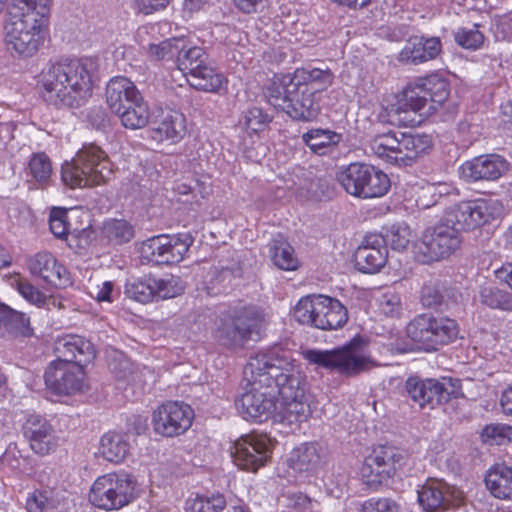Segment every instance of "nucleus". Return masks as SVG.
Instances as JSON below:
<instances>
[{"mask_svg": "<svg viewBox=\"0 0 512 512\" xmlns=\"http://www.w3.org/2000/svg\"><path fill=\"white\" fill-rule=\"evenodd\" d=\"M278 366L267 361L256 362L251 370L258 373L261 383L275 382L281 396V417L288 423L301 422L310 415V405L306 394V378L291 352L282 349L280 358H274Z\"/></svg>", "mask_w": 512, "mask_h": 512, "instance_id": "obj_1", "label": "nucleus"}, {"mask_svg": "<svg viewBox=\"0 0 512 512\" xmlns=\"http://www.w3.org/2000/svg\"><path fill=\"white\" fill-rule=\"evenodd\" d=\"M93 68L94 62L89 58L64 59L50 64L42 74L45 101L58 108L83 106L91 96Z\"/></svg>", "mask_w": 512, "mask_h": 512, "instance_id": "obj_2", "label": "nucleus"}, {"mask_svg": "<svg viewBox=\"0 0 512 512\" xmlns=\"http://www.w3.org/2000/svg\"><path fill=\"white\" fill-rule=\"evenodd\" d=\"M281 354L282 348L274 347L250 357L243 371L250 388L235 400L236 408L243 419L261 423L268 420L275 411L277 392L275 382H258V373L256 374L254 370L252 373L251 368L254 363L264 361H267L269 365L278 366L279 364L274 361V358H280Z\"/></svg>", "mask_w": 512, "mask_h": 512, "instance_id": "obj_3", "label": "nucleus"}, {"mask_svg": "<svg viewBox=\"0 0 512 512\" xmlns=\"http://www.w3.org/2000/svg\"><path fill=\"white\" fill-rule=\"evenodd\" d=\"M214 338L227 349L243 348L260 338L265 326L263 310L254 305L235 306L221 311L215 319Z\"/></svg>", "mask_w": 512, "mask_h": 512, "instance_id": "obj_4", "label": "nucleus"}, {"mask_svg": "<svg viewBox=\"0 0 512 512\" xmlns=\"http://www.w3.org/2000/svg\"><path fill=\"white\" fill-rule=\"evenodd\" d=\"M112 175L107 154L97 145H84L72 159L62 165L61 179L70 188L93 187L105 183Z\"/></svg>", "mask_w": 512, "mask_h": 512, "instance_id": "obj_5", "label": "nucleus"}, {"mask_svg": "<svg viewBox=\"0 0 512 512\" xmlns=\"http://www.w3.org/2000/svg\"><path fill=\"white\" fill-rule=\"evenodd\" d=\"M370 150L390 164L410 166L432 147L431 137L389 131L375 135L369 143Z\"/></svg>", "mask_w": 512, "mask_h": 512, "instance_id": "obj_6", "label": "nucleus"}, {"mask_svg": "<svg viewBox=\"0 0 512 512\" xmlns=\"http://www.w3.org/2000/svg\"><path fill=\"white\" fill-rule=\"evenodd\" d=\"M294 319L320 330H337L348 321V310L338 300L325 295L302 297L294 307Z\"/></svg>", "mask_w": 512, "mask_h": 512, "instance_id": "obj_7", "label": "nucleus"}, {"mask_svg": "<svg viewBox=\"0 0 512 512\" xmlns=\"http://www.w3.org/2000/svg\"><path fill=\"white\" fill-rule=\"evenodd\" d=\"M336 180L348 194L361 199L380 198L391 187L387 174L373 165L361 162L340 167L336 172Z\"/></svg>", "mask_w": 512, "mask_h": 512, "instance_id": "obj_8", "label": "nucleus"}, {"mask_svg": "<svg viewBox=\"0 0 512 512\" xmlns=\"http://www.w3.org/2000/svg\"><path fill=\"white\" fill-rule=\"evenodd\" d=\"M305 358L310 363L345 376H356L366 371L371 363L365 354V342L359 337L334 350H308Z\"/></svg>", "mask_w": 512, "mask_h": 512, "instance_id": "obj_9", "label": "nucleus"}, {"mask_svg": "<svg viewBox=\"0 0 512 512\" xmlns=\"http://www.w3.org/2000/svg\"><path fill=\"white\" fill-rule=\"evenodd\" d=\"M176 63L178 69L187 77L189 85L197 90L215 93L226 83L224 75L212 66L202 47L180 46Z\"/></svg>", "mask_w": 512, "mask_h": 512, "instance_id": "obj_10", "label": "nucleus"}, {"mask_svg": "<svg viewBox=\"0 0 512 512\" xmlns=\"http://www.w3.org/2000/svg\"><path fill=\"white\" fill-rule=\"evenodd\" d=\"M457 322L446 316L423 313L414 317L407 325V335L424 351H436L457 339Z\"/></svg>", "mask_w": 512, "mask_h": 512, "instance_id": "obj_11", "label": "nucleus"}, {"mask_svg": "<svg viewBox=\"0 0 512 512\" xmlns=\"http://www.w3.org/2000/svg\"><path fill=\"white\" fill-rule=\"evenodd\" d=\"M266 95L275 108H279L294 120L309 122L318 116L320 105L316 99L317 89L296 86L290 82L283 87H271Z\"/></svg>", "mask_w": 512, "mask_h": 512, "instance_id": "obj_12", "label": "nucleus"}, {"mask_svg": "<svg viewBox=\"0 0 512 512\" xmlns=\"http://www.w3.org/2000/svg\"><path fill=\"white\" fill-rule=\"evenodd\" d=\"M10 15L4 26L7 49L21 57L33 56L43 43L42 28L46 21L36 18L34 13L19 15L10 11Z\"/></svg>", "mask_w": 512, "mask_h": 512, "instance_id": "obj_13", "label": "nucleus"}, {"mask_svg": "<svg viewBox=\"0 0 512 512\" xmlns=\"http://www.w3.org/2000/svg\"><path fill=\"white\" fill-rule=\"evenodd\" d=\"M135 480L126 473H108L98 477L89 492L90 503L105 511L118 510L135 498Z\"/></svg>", "mask_w": 512, "mask_h": 512, "instance_id": "obj_14", "label": "nucleus"}, {"mask_svg": "<svg viewBox=\"0 0 512 512\" xmlns=\"http://www.w3.org/2000/svg\"><path fill=\"white\" fill-rule=\"evenodd\" d=\"M407 454L396 447L380 445L365 457L360 474L370 490H378L405 464Z\"/></svg>", "mask_w": 512, "mask_h": 512, "instance_id": "obj_15", "label": "nucleus"}, {"mask_svg": "<svg viewBox=\"0 0 512 512\" xmlns=\"http://www.w3.org/2000/svg\"><path fill=\"white\" fill-rule=\"evenodd\" d=\"M405 391L420 409H434L452 398H457L460 393V384L458 380L449 377L421 379L411 376L405 382Z\"/></svg>", "mask_w": 512, "mask_h": 512, "instance_id": "obj_16", "label": "nucleus"}, {"mask_svg": "<svg viewBox=\"0 0 512 512\" xmlns=\"http://www.w3.org/2000/svg\"><path fill=\"white\" fill-rule=\"evenodd\" d=\"M460 243V233L443 217L440 223L424 231L416 245V256L424 264L439 261L453 254Z\"/></svg>", "mask_w": 512, "mask_h": 512, "instance_id": "obj_17", "label": "nucleus"}, {"mask_svg": "<svg viewBox=\"0 0 512 512\" xmlns=\"http://www.w3.org/2000/svg\"><path fill=\"white\" fill-rule=\"evenodd\" d=\"M190 233L158 235L145 240L141 245V255L148 262L157 265L180 262L193 244Z\"/></svg>", "mask_w": 512, "mask_h": 512, "instance_id": "obj_18", "label": "nucleus"}, {"mask_svg": "<svg viewBox=\"0 0 512 512\" xmlns=\"http://www.w3.org/2000/svg\"><path fill=\"white\" fill-rule=\"evenodd\" d=\"M498 210L495 203L487 200L462 201L448 208L444 217L460 233L490 223L496 218Z\"/></svg>", "mask_w": 512, "mask_h": 512, "instance_id": "obj_19", "label": "nucleus"}, {"mask_svg": "<svg viewBox=\"0 0 512 512\" xmlns=\"http://www.w3.org/2000/svg\"><path fill=\"white\" fill-rule=\"evenodd\" d=\"M274 442L265 434H248L234 443L232 457L242 470L256 472L271 458Z\"/></svg>", "mask_w": 512, "mask_h": 512, "instance_id": "obj_20", "label": "nucleus"}, {"mask_svg": "<svg viewBox=\"0 0 512 512\" xmlns=\"http://www.w3.org/2000/svg\"><path fill=\"white\" fill-rule=\"evenodd\" d=\"M44 380L52 394L69 396L82 391L85 372L80 365L55 360L46 368Z\"/></svg>", "mask_w": 512, "mask_h": 512, "instance_id": "obj_21", "label": "nucleus"}, {"mask_svg": "<svg viewBox=\"0 0 512 512\" xmlns=\"http://www.w3.org/2000/svg\"><path fill=\"white\" fill-rule=\"evenodd\" d=\"M193 417L194 413L189 405L169 401L154 411L152 422L156 433L174 437L190 428Z\"/></svg>", "mask_w": 512, "mask_h": 512, "instance_id": "obj_22", "label": "nucleus"}, {"mask_svg": "<svg viewBox=\"0 0 512 512\" xmlns=\"http://www.w3.org/2000/svg\"><path fill=\"white\" fill-rule=\"evenodd\" d=\"M510 170L511 163L496 153L479 155L461 165L463 177L471 183L494 182L507 175Z\"/></svg>", "mask_w": 512, "mask_h": 512, "instance_id": "obj_23", "label": "nucleus"}, {"mask_svg": "<svg viewBox=\"0 0 512 512\" xmlns=\"http://www.w3.org/2000/svg\"><path fill=\"white\" fill-rule=\"evenodd\" d=\"M418 501L426 512H444L459 505L461 493L443 480L428 479L417 491Z\"/></svg>", "mask_w": 512, "mask_h": 512, "instance_id": "obj_24", "label": "nucleus"}, {"mask_svg": "<svg viewBox=\"0 0 512 512\" xmlns=\"http://www.w3.org/2000/svg\"><path fill=\"white\" fill-rule=\"evenodd\" d=\"M388 249L382 233H369L354 253L356 268L363 273L373 274L384 267Z\"/></svg>", "mask_w": 512, "mask_h": 512, "instance_id": "obj_25", "label": "nucleus"}, {"mask_svg": "<svg viewBox=\"0 0 512 512\" xmlns=\"http://www.w3.org/2000/svg\"><path fill=\"white\" fill-rule=\"evenodd\" d=\"M25 437L29 440L31 449L39 455H47L58 445L55 430L42 416L30 414L23 425Z\"/></svg>", "mask_w": 512, "mask_h": 512, "instance_id": "obj_26", "label": "nucleus"}, {"mask_svg": "<svg viewBox=\"0 0 512 512\" xmlns=\"http://www.w3.org/2000/svg\"><path fill=\"white\" fill-rule=\"evenodd\" d=\"M57 360L80 365L83 368L95 357L94 345L79 335H65L54 345Z\"/></svg>", "mask_w": 512, "mask_h": 512, "instance_id": "obj_27", "label": "nucleus"}, {"mask_svg": "<svg viewBox=\"0 0 512 512\" xmlns=\"http://www.w3.org/2000/svg\"><path fill=\"white\" fill-rule=\"evenodd\" d=\"M28 266L33 275L57 288H65L71 284L67 269L51 253H37L29 260Z\"/></svg>", "mask_w": 512, "mask_h": 512, "instance_id": "obj_28", "label": "nucleus"}, {"mask_svg": "<svg viewBox=\"0 0 512 512\" xmlns=\"http://www.w3.org/2000/svg\"><path fill=\"white\" fill-rule=\"evenodd\" d=\"M428 107V98L419 83L409 85L403 91V97L395 108L389 111L390 121L393 124L408 126L414 123V118L410 116V111L419 112Z\"/></svg>", "mask_w": 512, "mask_h": 512, "instance_id": "obj_29", "label": "nucleus"}, {"mask_svg": "<svg viewBox=\"0 0 512 512\" xmlns=\"http://www.w3.org/2000/svg\"><path fill=\"white\" fill-rule=\"evenodd\" d=\"M442 51L439 37H411L399 53V61L407 64H420L436 59Z\"/></svg>", "mask_w": 512, "mask_h": 512, "instance_id": "obj_30", "label": "nucleus"}, {"mask_svg": "<svg viewBox=\"0 0 512 512\" xmlns=\"http://www.w3.org/2000/svg\"><path fill=\"white\" fill-rule=\"evenodd\" d=\"M459 297L456 287L441 281H431L422 287L420 302L425 308L447 311L457 303Z\"/></svg>", "mask_w": 512, "mask_h": 512, "instance_id": "obj_31", "label": "nucleus"}, {"mask_svg": "<svg viewBox=\"0 0 512 512\" xmlns=\"http://www.w3.org/2000/svg\"><path fill=\"white\" fill-rule=\"evenodd\" d=\"M141 97L136 85L126 77H114L106 86V102L113 113L120 112Z\"/></svg>", "mask_w": 512, "mask_h": 512, "instance_id": "obj_32", "label": "nucleus"}, {"mask_svg": "<svg viewBox=\"0 0 512 512\" xmlns=\"http://www.w3.org/2000/svg\"><path fill=\"white\" fill-rule=\"evenodd\" d=\"M186 133V119L177 111H168L163 114L160 121L152 129V137L155 140H171L178 142Z\"/></svg>", "mask_w": 512, "mask_h": 512, "instance_id": "obj_33", "label": "nucleus"}, {"mask_svg": "<svg viewBox=\"0 0 512 512\" xmlns=\"http://www.w3.org/2000/svg\"><path fill=\"white\" fill-rule=\"evenodd\" d=\"M129 435L115 431L105 433L100 440L99 452L112 463H121L129 455L131 448Z\"/></svg>", "mask_w": 512, "mask_h": 512, "instance_id": "obj_34", "label": "nucleus"}, {"mask_svg": "<svg viewBox=\"0 0 512 512\" xmlns=\"http://www.w3.org/2000/svg\"><path fill=\"white\" fill-rule=\"evenodd\" d=\"M268 255L275 266L281 270L293 271L299 266L293 247L282 234L275 235L267 244Z\"/></svg>", "mask_w": 512, "mask_h": 512, "instance_id": "obj_35", "label": "nucleus"}, {"mask_svg": "<svg viewBox=\"0 0 512 512\" xmlns=\"http://www.w3.org/2000/svg\"><path fill=\"white\" fill-rule=\"evenodd\" d=\"M485 484L498 499H512V468L497 464L485 476Z\"/></svg>", "mask_w": 512, "mask_h": 512, "instance_id": "obj_36", "label": "nucleus"}, {"mask_svg": "<svg viewBox=\"0 0 512 512\" xmlns=\"http://www.w3.org/2000/svg\"><path fill=\"white\" fill-rule=\"evenodd\" d=\"M322 463L321 447L318 443H305L295 448L290 457V466L295 471L312 472Z\"/></svg>", "mask_w": 512, "mask_h": 512, "instance_id": "obj_37", "label": "nucleus"}, {"mask_svg": "<svg viewBox=\"0 0 512 512\" xmlns=\"http://www.w3.org/2000/svg\"><path fill=\"white\" fill-rule=\"evenodd\" d=\"M303 142L318 155L331 153L342 140V134L329 129H311L302 135Z\"/></svg>", "mask_w": 512, "mask_h": 512, "instance_id": "obj_38", "label": "nucleus"}, {"mask_svg": "<svg viewBox=\"0 0 512 512\" xmlns=\"http://www.w3.org/2000/svg\"><path fill=\"white\" fill-rule=\"evenodd\" d=\"M333 74L329 69H297L294 72L293 77L289 79V82L296 86H308L310 89H317V93L320 90H324L333 83Z\"/></svg>", "mask_w": 512, "mask_h": 512, "instance_id": "obj_39", "label": "nucleus"}, {"mask_svg": "<svg viewBox=\"0 0 512 512\" xmlns=\"http://www.w3.org/2000/svg\"><path fill=\"white\" fill-rule=\"evenodd\" d=\"M114 114L120 118L121 124L125 128L132 130L145 127L150 117L148 105L143 97Z\"/></svg>", "mask_w": 512, "mask_h": 512, "instance_id": "obj_40", "label": "nucleus"}, {"mask_svg": "<svg viewBox=\"0 0 512 512\" xmlns=\"http://www.w3.org/2000/svg\"><path fill=\"white\" fill-rule=\"evenodd\" d=\"M419 83L428 98V112L437 110L449 96V84L446 80L432 75L424 79H420Z\"/></svg>", "mask_w": 512, "mask_h": 512, "instance_id": "obj_41", "label": "nucleus"}, {"mask_svg": "<svg viewBox=\"0 0 512 512\" xmlns=\"http://www.w3.org/2000/svg\"><path fill=\"white\" fill-rule=\"evenodd\" d=\"M52 171L51 161L43 152L34 153L26 167V175L37 184V188L42 189L50 185Z\"/></svg>", "mask_w": 512, "mask_h": 512, "instance_id": "obj_42", "label": "nucleus"}, {"mask_svg": "<svg viewBox=\"0 0 512 512\" xmlns=\"http://www.w3.org/2000/svg\"><path fill=\"white\" fill-rule=\"evenodd\" d=\"M480 302L491 308L512 311V293L495 285H485L479 290Z\"/></svg>", "mask_w": 512, "mask_h": 512, "instance_id": "obj_43", "label": "nucleus"}, {"mask_svg": "<svg viewBox=\"0 0 512 512\" xmlns=\"http://www.w3.org/2000/svg\"><path fill=\"white\" fill-rule=\"evenodd\" d=\"M102 234L110 243L121 245L134 237V227L124 219H110L103 224Z\"/></svg>", "mask_w": 512, "mask_h": 512, "instance_id": "obj_44", "label": "nucleus"}, {"mask_svg": "<svg viewBox=\"0 0 512 512\" xmlns=\"http://www.w3.org/2000/svg\"><path fill=\"white\" fill-rule=\"evenodd\" d=\"M155 277L146 276L127 281L125 295L140 303H149L155 300L154 294Z\"/></svg>", "mask_w": 512, "mask_h": 512, "instance_id": "obj_45", "label": "nucleus"}, {"mask_svg": "<svg viewBox=\"0 0 512 512\" xmlns=\"http://www.w3.org/2000/svg\"><path fill=\"white\" fill-rule=\"evenodd\" d=\"M226 499L222 494L210 496L196 495L186 501L187 512H221L226 507Z\"/></svg>", "mask_w": 512, "mask_h": 512, "instance_id": "obj_46", "label": "nucleus"}, {"mask_svg": "<svg viewBox=\"0 0 512 512\" xmlns=\"http://www.w3.org/2000/svg\"><path fill=\"white\" fill-rule=\"evenodd\" d=\"M184 289L185 284L178 276L155 277L154 294L157 301L177 297L184 292Z\"/></svg>", "mask_w": 512, "mask_h": 512, "instance_id": "obj_47", "label": "nucleus"}, {"mask_svg": "<svg viewBox=\"0 0 512 512\" xmlns=\"http://www.w3.org/2000/svg\"><path fill=\"white\" fill-rule=\"evenodd\" d=\"M271 120L261 108L251 107L243 112L239 123L248 133H259L269 126Z\"/></svg>", "mask_w": 512, "mask_h": 512, "instance_id": "obj_48", "label": "nucleus"}, {"mask_svg": "<svg viewBox=\"0 0 512 512\" xmlns=\"http://www.w3.org/2000/svg\"><path fill=\"white\" fill-rule=\"evenodd\" d=\"M411 230L405 222L395 223L386 230L382 237L385 239V246L388 244L393 250L402 251L407 248L411 241Z\"/></svg>", "mask_w": 512, "mask_h": 512, "instance_id": "obj_49", "label": "nucleus"}, {"mask_svg": "<svg viewBox=\"0 0 512 512\" xmlns=\"http://www.w3.org/2000/svg\"><path fill=\"white\" fill-rule=\"evenodd\" d=\"M3 328L9 334L17 337H29L32 335V328L30 326V319L24 313L14 310L9 307L7 317Z\"/></svg>", "mask_w": 512, "mask_h": 512, "instance_id": "obj_50", "label": "nucleus"}, {"mask_svg": "<svg viewBox=\"0 0 512 512\" xmlns=\"http://www.w3.org/2000/svg\"><path fill=\"white\" fill-rule=\"evenodd\" d=\"M51 0H11V11L22 13H34L35 17L46 21L50 12Z\"/></svg>", "mask_w": 512, "mask_h": 512, "instance_id": "obj_51", "label": "nucleus"}, {"mask_svg": "<svg viewBox=\"0 0 512 512\" xmlns=\"http://www.w3.org/2000/svg\"><path fill=\"white\" fill-rule=\"evenodd\" d=\"M479 25L474 24L472 27L458 28L454 33L456 43L464 49L477 50L484 42V35L479 31Z\"/></svg>", "mask_w": 512, "mask_h": 512, "instance_id": "obj_52", "label": "nucleus"}, {"mask_svg": "<svg viewBox=\"0 0 512 512\" xmlns=\"http://www.w3.org/2000/svg\"><path fill=\"white\" fill-rule=\"evenodd\" d=\"M12 285L15 286L21 296L29 303L36 305L37 307L43 306V302L45 301V294L42 293L37 287L32 285L29 281L22 278H16L14 279Z\"/></svg>", "mask_w": 512, "mask_h": 512, "instance_id": "obj_53", "label": "nucleus"}, {"mask_svg": "<svg viewBox=\"0 0 512 512\" xmlns=\"http://www.w3.org/2000/svg\"><path fill=\"white\" fill-rule=\"evenodd\" d=\"M362 512H403L402 506L389 497L370 498L362 504Z\"/></svg>", "mask_w": 512, "mask_h": 512, "instance_id": "obj_54", "label": "nucleus"}, {"mask_svg": "<svg viewBox=\"0 0 512 512\" xmlns=\"http://www.w3.org/2000/svg\"><path fill=\"white\" fill-rule=\"evenodd\" d=\"M482 436L497 445H502L506 441H512V426L502 423L490 424L484 427Z\"/></svg>", "mask_w": 512, "mask_h": 512, "instance_id": "obj_55", "label": "nucleus"}, {"mask_svg": "<svg viewBox=\"0 0 512 512\" xmlns=\"http://www.w3.org/2000/svg\"><path fill=\"white\" fill-rule=\"evenodd\" d=\"M182 43L183 41L181 39H168L160 44H151L149 46V52L158 60L172 59L173 57L177 58L178 50Z\"/></svg>", "mask_w": 512, "mask_h": 512, "instance_id": "obj_56", "label": "nucleus"}, {"mask_svg": "<svg viewBox=\"0 0 512 512\" xmlns=\"http://www.w3.org/2000/svg\"><path fill=\"white\" fill-rule=\"evenodd\" d=\"M68 222L66 210L61 208H53L49 217L50 231L60 239H67Z\"/></svg>", "mask_w": 512, "mask_h": 512, "instance_id": "obj_57", "label": "nucleus"}, {"mask_svg": "<svg viewBox=\"0 0 512 512\" xmlns=\"http://www.w3.org/2000/svg\"><path fill=\"white\" fill-rule=\"evenodd\" d=\"M89 295L98 302L112 303L118 296V291L115 290V285L112 281H104L90 287Z\"/></svg>", "mask_w": 512, "mask_h": 512, "instance_id": "obj_58", "label": "nucleus"}, {"mask_svg": "<svg viewBox=\"0 0 512 512\" xmlns=\"http://www.w3.org/2000/svg\"><path fill=\"white\" fill-rule=\"evenodd\" d=\"M379 307L386 316H397L401 311V298L393 292L383 293L379 298Z\"/></svg>", "mask_w": 512, "mask_h": 512, "instance_id": "obj_59", "label": "nucleus"}, {"mask_svg": "<svg viewBox=\"0 0 512 512\" xmlns=\"http://www.w3.org/2000/svg\"><path fill=\"white\" fill-rule=\"evenodd\" d=\"M287 500V507L292 509L294 512H314L318 505L316 501L303 493L290 494Z\"/></svg>", "mask_w": 512, "mask_h": 512, "instance_id": "obj_60", "label": "nucleus"}, {"mask_svg": "<svg viewBox=\"0 0 512 512\" xmlns=\"http://www.w3.org/2000/svg\"><path fill=\"white\" fill-rule=\"evenodd\" d=\"M48 507V498L42 491H34L26 500L28 512H44Z\"/></svg>", "mask_w": 512, "mask_h": 512, "instance_id": "obj_61", "label": "nucleus"}, {"mask_svg": "<svg viewBox=\"0 0 512 512\" xmlns=\"http://www.w3.org/2000/svg\"><path fill=\"white\" fill-rule=\"evenodd\" d=\"M169 3L170 0H135L136 8L145 15L165 8Z\"/></svg>", "mask_w": 512, "mask_h": 512, "instance_id": "obj_62", "label": "nucleus"}, {"mask_svg": "<svg viewBox=\"0 0 512 512\" xmlns=\"http://www.w3.org/2000/svg\"><path fill=\"white\" fill-rule=\"evenodd\" d=\"M266 0H234L235 6L245 14L257 13Z\"/></svg>", "mask_w": 512, "mask_h": 512, "instance_id": "obj_63", "label": "nucleus"}, {"mask_svg": "<svg viewBox=\"0 0 512 512\" xmlns=\"http://www.w3.org/2000/svg\"><path fill=\"white\" fill-rule=\"evenodd\" d=\"M496 279L506 284L512 293V263H505L500 268L494 271Z\"/></svg>", "mask_w": 512, "mask_h": 512, "instance_id": "obj_64", "label": "nucleus"}]
</instances>
